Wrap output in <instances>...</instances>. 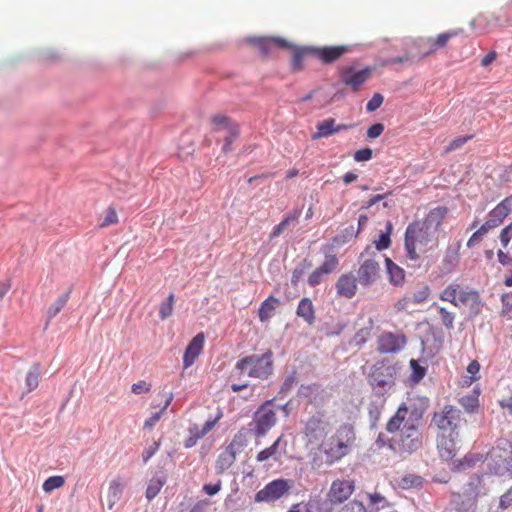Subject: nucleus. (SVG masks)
Returning a JSON list of instances; mask_svg holds the SVG:
<instances>
[{
    "mask_svg": "<svg viewBox=\"0 0 512 512\" xmlns=\"http://www.w3.org/2000/svg\"><path fill=\"white\" fill-rule=\"evenodd\" d=\"M447 212L446 207L438 206L431 209L423 220H415L407 226L404 246L408 259L417 261L421 254L433 251L438 247L437 232Z\"/></svg>",
    "mask_w": 512,
    "mask_h": 512,
    "instance_id": "f257e3e1",
    "label": "nucleus"
},
{
    "mask_svg": "<svg viewBox=\"0 0 512 512\" xmlns=\"http://www.w3.org/2000/svg\"><path fill=\"white\" fill-rule=\"evenodd\" d=\"M499 239L502 246L507 248L512 239V222L501 230Z\"/></svg>",
    "mask_w": 512,
    "mask_h": 512,
    "instance_id": "3c124183",
    "label": "nucleus"
},
{
    "mask_svg": "<svg viewBox=\"0 0 512 512\" xmlns=\"http://www.w3.org/2000/svg\"><path fill=\"white\" fill-rule=\"evenodd\" d=\"M339 266V259L335 254H325V259L322 262V264L319 266L320 270L325 274L328 275L335 270H337Z\"/></svg>",
    "mask_w": 512,
    "mask_h": 512,
    "instance_id": "2f4dec72",
    "label": "nucleus"
},
{
    "mask_svg": "<svg viewBox=\"0 0 512 512\" xmlns=\"http://www.w3.org/2000/svg\"><path fill=\"white\" fill-rule=\"evenodd\" d=\"M40 376L41 366L39 363H34L27 372L25 377L26 393H30L31 391L35 390L38 387Z\"/></svg>",
    "mask_w": 512,
    "mask_h": 512,
    "instance_id": "a878e982",
    "label": "nucleus"
},
{
    "mask_svg": "<svg viewBox=\"0 0 512 512\" xmlns=\"http://www.w3.org/2000/svg\"><path fill=\"white\" fill-rule=\"evenodd\" d=\"M438 313L440 315V318H441V321H442V324L447 328V329H453L454 328V320H455V314L448 311L446 308L444 307H438Z\"/></svg>",
    "mask_w": 512,
    "mask_h": 512,
    "instance_id": "a19ab883",
    "label": "nucleus"
},
{
    "mask_svg": "<svg viewBox=\"0 0 512 512\" xmlns=\"http://www.w3.org/2000/svg\"><path fill=\"white\" fill-rule=\"evenodd\" d=\"M480 364L473 360L467 366V372L471 375V381L476 380V375L479 373Z\"/></svg>",
    "mask_w": 512,
    "mask_h": 512,
    "instance_id": "338daca9",
    "label": "nucleus"
},
{
    "mask_svg": "<svg viewBox=\"0 0 512 512\" xmlns=\"http://www.w3.org/2000/svg\"><path fill=\"white\" fill-rule=\"evenodd\" d=\"M504 220L505 219L501 217L497 211L492 209L488 214V219L482 225L489 232L490 230L499 227L504 222Z\"/></svg>",
    "mask_w": 512,
    "mask_h": 512,
    "instance_id": "4c0bfd02",
    "label": "nucleus"
},
{
    "mask_svg": "<svg viewBox=\"0 0 512 512\" xmlns=\"http://www.w3.org/2000/svg\"><path fill=\"white\" fill-rule=\"evenodd\" d=\"M340 512H367L364 504L358 500H352L346 504Z\"/></svg>",
    "mask_w": 512,
    "mask_h": 512,
    "instance_id": "de8ad7c7",
    "label": "nucleus"
},
{
    "mask_svg": "<svg viewBox=\"0 0 512 512\" xmlns=\"http://www.w3.org/2000/svg\"><path fill=\"white\" fill-rule=\"evenodd\" d=\"M281 440H282V437L280 436V437H278V438L274 441V443H273L271 446H269V447H267V448H265V449L261 450V451L257 454V456H256V460H257L258 462H264V461H267V460H268V459H270V458H275V457H276V454L278 453V448H279V445H280Z\"/></svg>",
    "mask_w": 512,
    "mask_h": 512,
    "instance_id": "c756f323",
    "label": "nucleus"
},
{
    "mask_svg": "<svg viewBox=\"0 0 512 512\" xmlns=\"http://www.w3.org/2000/svg\"><path fill=\"white\" fill-rule=\"evenodd\" d=\"M175 303V295L174 293H170L166 299V301L162 302L159 306V318L161 320H165L173 314Z\"/></svg>",
    "mask_w": 512,
    "mask_h": 512,
    "instance_id": "7c9ffc66",
    "label": "nucleus"
},
{
    "mask_svg": "<svg viewBox=\"0 0 512 512\" xmlns=\"http://www.w3.org/2000/svg\"><path fill=\"white\" fill-rule=\"evenodd\" d=\"M371 76L372 68L368 66L360 70H357L354 66H348L340 72L342 83L353 91H358Z\"/></svg>",
    "mask_w": 512,
    "mask_h": 512,
    "instance_id": "ddd939ff",
    "label": "nucleus"
},
{
    "mask_svg": "<svg viewBox=\"0 0 512 512\" xmlns=\"http://www.w3.org/2000/svg\"><path fill=\"white\" fill-rule=\"evenodd\" d=\"M355 485L352 480H334L328 491V500L332 504H340L346 501L354 492Z\"/></svg>",
    "mask_w": 512,
    "mask_h": 512,
    "instance_id": "dca6fc26",
    "label": "nucleus"
},
{
    "mask_svg": "<svg viewBox=\"0 0 512 512\" xmlns=\"http://www.w3.org/2000/svg\"><path fill=\"white\" fill-rule=\"evenodd\" d=\"M255 432L257 436H263L276 423V413L270 401L265 402L255 413Z\"/></svg>",
    "mask_w": 512,
    "mask_h": 512,
    "instance_id": "2eb2a0df",
    "label": "nucleus"
},
{
    "mask_svg": "<svg viewBox=\"0 0 512 512\" xmlns=\"http://www.w3.org/2000/svg\"><path fill=\"white\" fill-rule=\"evenodd\" d=\"M337 295L351 299L357 292V279L352 273L342 274L335 283Z\"/></svg>",
    "mask_w": 512,
    "mask_h": 512,
    "instance_id": "4be33fe9",
    "label": "nucleus"
},
{
    "mask_svg": "<svg viewBox=\"0 0 512 512\" xmlns=\"http://www.w3.org/2000/svg\"><path fill=\"white\" fill-rule=\"evenodd\" d=\"M160 442L154 441L149 447H147L142 453V459L144 463H147L152 456L159 450Z\"/></svg>",
    "mask_w": 512,
    "mask_h": 512,
    "instance_id": "864d4df0",
    "label": "nucleus"
},
{
    "mask_svg": "<svg viewBox=\"0 0 512 512\" xmlns=\"http://www.w3.org/2000/svg\"><path fill=\"white\" fill-rule=\"evenodd\" d=\"M380 255L372 251L371 246H367L360 255V267L357 271L358 281L362 286L371 285L380 275Z\"/></svg>",
    "mask_w": 512,
    "mask_h": 512,
    "instance_id": "6e6552de",
    "label": "nucleus"
},
{
    "mask_svg": "<svg viewBox=\"0 0 512 512\" xmlns=\"http://www.w3.org/2000/svg\"><path fill=\"white\" fill-rule=\"evenodd\" d=\"M238 134H239L238 127H230L229 128L228 136L225 138V142L223 145L224 153H228L231 150V144L237 138Z\"/></svg>",
    "mask_w": 512,
    "mask_h": 512,
    "instance_id": "49530a36",
    "label": "nucleus"
},
{
    "mask_svg": "<svg viewBox=\"0 0 512 512\" xmlns=\"http://www.w3.org/2000/svg\"><path fill=\"white\" fill-rule=\"evenodd\" d=\"M353 124H337L334 118H326L316 125V131L311 135L312 140L326 138L343 130L352 128Z\"/></svg>",
    "mask_w": 512,
    "mask_h": 512,
    "instance_id": "a211bd4d",
    "label": "nucleus"
},
{
    "mask_svg": "<svg viewBox=\"0 0 512 512\" xmlns=\"http://www.w3.org/2000/svg\"><path fill=\"white\" fill-rule=\"evenodd\" d=\"M122 491H123V484L119 480L111 481L108 494H109V497L112 498V501L109 504V509H112L115 502L120 499Z\"/></svg>",
    "mask_w": 512,
    "mask_h": 512,
    "instance_id": "58836bf2",
    "label": "nucleus"
},
{
    "mask_svg": "<svg viewBox=\"0 0 512 512\" xmlns=\"http://www.w3.org/2000/svg\"><path fill=\"white\" fill-rule=\"evenodd\" d=\"M410 304H413L411 297L405 296V297L399 299L395 303L394 307L397 311H406V310H408Z\"/></svg>",
    "mask_w": 512,
    "mask_h": 512,
    "instance_id": "0e129e2a",
    "label": "nucleus"
},
{
    "mask_svg": "<svg viewBox=\"0 0 512 512\" xmlns=\"http://www.w3.org/2000/svg\"><path fill=\"white\" fill-rule=\"evenodd\" d=\"M300 214L301 212L299 210H293L292 212L285 215L281 222L288 228L291 224L298 222Z\"/></svg>",
    "mask_w": 512,
    "mask_h": 512,
    "instance_id": "bf43d9fd",
    "label": "nucleus"
},
{
    "mask_svg": "<svg viewBox=\"0 0 512 512\" xmlns=\"http://www.w3.org/2000/svg\"><path fill=\"white\" fill-rule=\"evenodd\" d=\"M386 232L381 233L378 240L375 241V250L382 251L387 249L391 244L390 234L392 231V223L390 221L386 224Z\"/></svg>",
    "mask_w": 512,
    "mask_h": 512,
    "instance_id": "f704fd0d",
    "label": "nucleus"
},
{
    "mask_svg": "<svg viewBox=\"0 0 512 512\" xmlns=\"http://www.w3.org/2000/svg\"><path fill=\"white\" fill-rule=\"evenodd\" d=\"M350 51V47L347 45L337 46H325L320 48H313L312 54H314L323 63L329 64L341 58L344 54Z\"/></svg>",
    "mask_w": 512,
    "mask_h": 512,
    "instance_id": "aec40b11",
    "label": "nucleus"
},
{
    "mask_svg": "<svg viewBox=\"0 0 512 512\" xmlns=\"http://www.w3.org/2000/svg\"><path fill=\"white\" fill-rule=\"evenodd\" d=\"M222 411H218L217 416L214 419L207 420L204 425L201 427L202 434H208L217 424V422L222 418Z\"/></svg>",
    "mask_w": 512,
    "mask_h": 512,
    "instance_id": "4d7b16f0",
    "label": "nucleus"
},
{
    "mask_svg": "<svg viewBox=\"0 0 512 512\" xmlns=\"http://www.w3.org/2000/svg\"><path fill=\"white\" fill-rule=\"evenodd\" d=\"M235 369L249 377L267 379L273 373V352L268 349L262 355H249L240 358Z\"/></svg>",
    "mask_w": 512,
    "mask_h": 512,
    "instance_id": "39448f33",
    "label": "nucleus"
},
{
    "mask_svg": "<svg viewBox=\"0 0 512 512\" xmlns=\"http://www.w3.org/2000/svg\"><path fill=\"white\" fill-rule=\"evenodd\" d=\"M221 487L222 482L221 480H218L215 484H205L203 486V491L209 496H214L221 490Z\"/></svg>",
    "mask_w": 512,
    "mask_h": 512,
    "instance_id": "e2e57ef3",
    "label": "nucleus"
},
{
    "mask_svg": "<svg viewBox=\"0 0 512 512\" xmlns=\"http://www.w3.org/2000/svg\"><path fill=\"white\" fill-rule=\"evenodd\" d=\"M418 426L419 418L403 403L386 424L387 432L393 436L380 433L375 443L379 448L388 447L395 453H410L419 446Z\"/></svg>",
    "mask_w": 512,
    "mask_h": 512,
    "instance_id": "f03ea898",
    "label": "nucleus"
},
{
    "mask_svg": "<svg viewBox=\"0 0 512 512\" xmlns=\"http://www.w3.org/2000/svg\"><path fill=\"white\" fill-rule=\"evenodd\" d=\"M211 122L214 126V130L216 131L220 129H225L227 130V132H229L230 127H238V125L232 122L229 117L222 114H217L213 116Z\"/></svg>",
    "mask_w": 512,
    "mask_h": 512,
    "instance_id": "473e14b6",
    "label": "nucleus"
},
{
    "mask_svg": "<svg viewBox=\"0 0 512 512\" xmlns=\"http://www.w3.org/2000/svg\"><path fill=\"white\" fill-rule=\"evenodd\" d=\"M355 441V432L352 426L342 425L322 446L325 462L333 464L348 454L350 446Z\"/></svg>",
    "mask_w": 512,
    "mask_h": 512,
    "instance_id": "20e7f679",
    "label": "nucleus"
},
{
    "mask_svg": "<svg viewBox=\"0 0 512 512\" xmlns=\"http://www.w3.org/2000/svg\"><path fill=\"white\" fill-rule=\"evenodd\" d=\"M165 481L160 478H152L148 484V487L146 489V497L148 500H152L155 498L162 487L164 486Z\"/></svg>",
    "mask_w": 512,
    "mask_h": 512,
    "instance_id": "e433bc0d",
    "label": "nucleus"
},
{
    "mask_svg": "<svg viewBox=\"0 0 512 512\" xmlns=\"http://www.w3.org/2000/svg\"><path fill=\"white\" fill-rule=\"evenodd\" d=\"M68 299L69 292L58 296V298L50 305L47 310V317L49 320L53 319L64 308Z\"/></svg>",
    "mask_w": 512,
    "mask_h": 512,
    "instance_id": "c85d7f7f",
    "label": "nucleus"
},
{
    "mask_svg": "<svg viewBox=\"0 0 512 512\" xmlns=\"http://www.w3.org/2000/svg\"><path fill=\"white\" fill-rule=\"evenodd\" d=\"M422 484V478L419 476H406L402 479L403 488H410L420 486Z\"/></svg>",
    "mask_w": 512,
    "mask_h": 512,
    "instance_id": "052dcab7",
    "label": "nucleus"
},
{
    "mask_svg": "<svg viewBox=\"0 0 512 512\" xmlns=\"http://www.w3.org/2000/svg\"><path fill=\"white\" fill-rule=\"evenodd\" d=\"M328 424L323 420L322 415L317 414L308 418L304 423L303 435L306 445L318 446L327 435Z\"/></svg>",
    "mask_w": 512,
    "mask_h": 512,
    "instance_id": "9b49d317",
    "label": "nucleus"
},
{
    "mask_svg": "<svg viewBox=\"0 0 512 512\" xmlns=\"http://www.w3.org/2000/svg\"><path fill=\"white\" fill-rule=\"evenodd\" d=\"M457 437L458 436H451L450 434H442V433H440L438 435L437 450H438L439 456L443 460L450 461L456 456L458 448H457L455 440Z\"/></svg>",
    "mask_w": 512,
    "mask_h": 512,
    "instance_id": "412c9836",
    "label": "nucleus"
},
{
    "mask_svg": "<svg viewBox=\"0 0 512 512\" xmlns=\"http://www.w3.org/2000/svg\"><path fill=\"white\" fill-rule=\"evenodd\" d=\"M384 131V125L382 123H376L371 125L367 130V137L375 139L379 137Z\"/></svg>",
    "mask_w": 512,
    "mask_h": 512,
    "instance_id": "13d9d810",
    "label": "nucleus"
},
{
    "mask_svg": "<svg viewBox=\"0 0 512 512\" xmlns=\"http://www.w3.org/2000/svg\"><path fill=\"white\" fill-rule=\"evenodd\" d=\"M372 156H373L372 149L366 147V148L359 149L354 153V160L356 162L369 161L372 158Z\"/></svg>",
    "mask_w": 512,
    "mask_h": 512,
    "instance_id": "603ef678",
    "label": "nucleus"
},
{
    "mask_svg": "<svg viewBox=\"0 0 512 512\" xmlns=\"http://www.w3.org/2000/svg\"><path fill=\"white\" fill-rule=\"evenodd\" d=\"M116 223H118V216H117L116 210L113 208H109L106 211L105 216H104L102 222L100 223L99 227L105 228V227L114 225Z\"/></svg>",
    "mask_w": 512,
    "mask_h": 512,
    "instance_id": "c03bdc74",
    "label": "nucleus"
},
{
    "mask_svg": "<svg viewBox=\"0 0 512 512\" xmlns=\"http://www.w3.org/2000/svg\"><path fill=\"white\" fill-rule=\"evenodd\" d=\"M459 263V251L453 247H448L442 260L443 269L446 272H452Z\"/></svg>",
    "mask_w": 512,
    "mask_h": 512,
    "instance_id": "cd10ccee",
    "label": "nucleus"
},
{
    "mask_svg": "<svg viewBox=\"0 0 512 512\" xmlns=\"http://www.w3.org/2000/svg\"><path fill=\"white\" fill-rule=\"evenodd\" d=\"M245 446V440L241 435H236L225 449L218 455L215 462V470L217 474H223L236 461L237 455L240 454Z\"/></svg>",
    "mask_w": 512,
    "mask_h": 512,
    "instance_id": "9d476101",
    "label": "nucleus"
},
{
    "mask_svg": "<svg viewBox=\"0 0 512 512\" xmlns=\"http://www.w3.org/2000/svg\"><path fill=\"white\" fill-rule=\"evenodd\" d=\"M462 29H455L438 34L436 37H421L414 41V47L417 49V58L422 60L425 57L434 54L439 49L447 46L450 39L462 34Z\"/></svg>",
    "mask_w": 512,
    "mask_h": 512,
    "instance_id": "423d86ee",
    "label": "nucleus"
},
{
    "mask_svg": "<svg viewBox=\"0 0 512 512\" xmlns=\"http://www.w3.org/2000/svg\"><path fill=\"white\" fill-rule=\"evenodd\" d=\"M410 366L412 368V380L414 382H419L422 380L426 374V369L422 367L417 360L414 359L410 361Z\"/></svg>",
    "mask_w": 512,
    "mask_h": 512,
    "instance_id": "37998d69",
    "label": "nucleus"
},
{
    "mask_svg": "<svg viewBox=\"0 0 512 512\" xmlns=\"http://www.w3.org/2000/svg\"><path fill=\"white\" fill-rule=\"evenodd\" d=\"M296 314L312 325L315 322V309L311 299L302 298L298 303Z\"/></svg>",
    "mask_w": 512,
    "mask_h": 512,
    "instance_id": "393cba45",
    "label": "nucleus"
},
{
    "mask_svg": "<svg viewBox=\"0 0 512 512\" xmlns=\"http://www.w3.org/2000/svg\"><path fill=\"white\" fill-rule=\"evenodd\" d=\"M384 97L380 93H375L372 98L366 104V110L368 112H373L377 110L383 103Z\"/></svg>",
    "mask_w": 512,
    "mask_h": 512,
    "instance_id": "8fccbe9b",
    "label": "nucleus"
},
{
    "mask_svg": "<svg viewBox=\"0 0 512 512\" xmlns=\"http://www.w3.org/2000/svg\"><path fill=\"white\" fill-rule=\"evenodd\" d=\"M324 276H326V275L318 267L309 275V277H308V284L311 287H315V286H317L322 281V278Z\"/></svg>",
    "mask_w": 512,
    "mask_h": 512,
    "instance_id": "6e6d98bb",
    "label": "nucleus"
},
{
    "mask_svg": "<svg viewBox=\"0 0 512 512\" xmlns=\"http://www.w3.org/2000/svg\"><path fill=\"white\" fill-rule=\"evenodd\" d=\"M172 400H173V395L169 394V396L165 399L164 404L159 408V410L156 411V412H153L151 414V416L148 419L145 420V422L143 424V428L147 429V430H152L155 427L156 423L164 415V413L166 412L167 408L171 404Z\"/></svg>",
    "mask_w": 512,
    "mask_h": 512,
    "instance_id": "bb28decb",
    "label": "nucleus"
},
{
    "mask_svg": "<svg viewBox=\"0 0 512 512\" xmlns=\"http://www.w3.org/2000/svg\"><path fill=\"white\" fill-rule=\"evenodd\" d=\"M64 484H65V478L63 476L56 475V476H51V477L47 478L44 481L42 488H43L44 492L51 493L52 491L63 487Z\"/></svg>",
    "mask_w": 512,
    "mask_h": 512,
    "instance_id": "72a5a7b5",
    "label": "nucleus"
},
{
    "mask_svg": "<svg viewBox=\"0 0 512 512\" xmlns=\"http://www.w3.org/2000/svg\"><path fill=\"white\" fill-rule=\"evenodd\" d=\"M493 209L506 219L512 213V195L503 199Z\"/></svg>",
    "mask_w": 512,
    "mask_h": 512,
    "instance_id": "ea45409f",
    "label": "nucleus"
},
{
    "mask_svg": "<svg viewBox=\"0 0 512 512\" xmlns=\"http://www.w3.org/2000/svg\"><path fill=\"white\" fill-rule=\"evenodd\" d=\"M488 233V231L486 230V228L481 225L471 236L470 238L468 239L467 241V247L468 248H472L474 247L476 244H478L482 237L484 235H486Z\"/></svg>",
    "mask_w": 512,
    "mask_h": 512,
    "instance_id": "a18cd8bd",
    "label": "nucleus"
},
{
    "mask_svg": "<svg viewBox=\"0 0 512 512\" xmlns=\"http://www.w3.org/2000/svg\"><path fill=\"white\" fill-rule=\"evenodd\" d=\"M279 303V299L272 295L261 303L258 310V316L262 323L267 322L274 315Z\"/></svg>",
    "mask_w": 512,
    "mask_h": 512,
    "instance_id": "b1692460",
    "label": "nucleus"
},
{
    "mask_svg": "<svg viewBox=\"0 0 512 512\" xmlns=\"http://www.w3.org/2000/svg\"><path fill=\"white\" fill-rule=\"evenodd\" d=\"M246 42L256 48L261 55L268 56L275 47L288 48V42L280 37H249Z\"/></svg>",
    "mask_w": 512,
    "mask_h": 512,
    "instance_id": "f3484780",
    "label": "nucleus"
},
{
    "mask_svg": "<svg viewBox=\"0 0 512 512\" xmlns=\"http://www.w3.org/2000/svg\"><path fill=\"white\" fill-rule=\"evenodd\" d=\"M439 298L455 307L467 309L472 317L477 316L483 307L478 291L468 286L462 287L457 282L448 284L439 293Z\"/></svg>",
    "mask_w": 512,
    "mask_h": 512,
    "instance_id": "7ed1b4c3",
    "label": "nucleus"
},
{
    "mask_svg": "<svg viewBox=\"0 0 512 512\" xmlns=\"http://www.w3.org/2000/svg\"><path fill=\"white\" fill-rule=\"evenodd\" d=\"M286 512H313V510L308 503L300 502L293 504Z\"/></svg>",
    "mask_w": 512,
    "mask_h": 512,
    "instance_id": "69168bd1",
    "label": "nucleus"
},
{
    "mask_svg": "<svg viewBox=\"0 0 512 512\" xmlns=\"http://www.w3.org/2000/svg\"><path fill=\"white\" fill-rule=\"evenodd\" d=\"M499 509L508 510L512 508V486L499 499Z\"/></svg>",
    "mask_w": 512,
    "mask_h": 512,
    "instance_id": "09e8293b",
    "label": "nucleus"
},
{
    "mask_svg": "<svg viewBox=\"0 0 512 512\" xmlns=\"http://www.w3.org/2000/svg\"><path fill=\"white\" fill-rule=\"evenodd\" d=\"M498 261L503 266H509L512 265V257H510L507 253L503 252L502 250H499L497 252Z\"/></svg>",
    "mask_w": 512,
    "mask_h": 512,
    "instance_id": "774afa93",
    "label": "nucleus"
},
{
    "mask_svg": "<svg viewBox=\"0 0 512 512\" xmlns=\"http://www.w3.org/2000/svg\"><path fill=\"white\" fill-rule=\"evenodd\" d=\"M406 343L404 334L385 331L377 339V350L381 354H393L401 351Z\"/></svg>",
    "mask_w": 512,
    "mask_h": 512,
    "instance_id": "4468645a",
    "label": "nucleus"
},
{
    "mask_svg": "<svg viewBox=\"0 0 512 512\" xmlns=\"http://www.w3.org/2000/svg\"><path fill=\"white\" fill-rule=\"evenodd\" d=\"M151 390V385L147 384L145 381H139L137 383H134L131 387V391L134 394H143L148 393Z\"/></svg>",
    "mask_w": 512,
    "mask_h": 512,
    "instance_id": "680f3d73",
    "label": "nucleus"
},
{
    "mask_svg": "<svg viewBox=\"0 0 512 512\" xmlns=\"http://www.w3.org/2000/svg\"><path fill=\"white\" fill-rule=\"evenodd\" d=\"M396 378V367L387 361L377 362L369 374V382L372 386L380 388L391 387Z\"/></svg>",
    "mask_w": 512,
    "mask_h": 512,
    "instance_id": "f8f14e48",
    "label": "nucleus"
},
{
    "mask_svg": "<svg viewBox=\"0 0 512 512\" xmlns=\"http://www.w3.org/2000/svg\"><path fill=\"white\" fill-rule=\"evenodd\" d=\"M313 48H297L295 49L292 57V67L294 70H301L303 68L304 57L312 53Z\"/></svg>",
    "mask_w": 512,
    "mask_h": 512,
    "instance_id": "c9c22d12",
    "label": "nucleus"
},
{
    "mask_svg": "<svg viewBox=\"0 0 512 512\" xmlns=\"http://www.w3.org/2000/svg\"><path fill=\"white\" fill-rule=\"evenodd\" d=\"M432 422L442 434L459 436L458 429L465 420L462 418L461 410L454 406L446 405L441 411L434 413Z\"/></svg>",
    "mask_w": 512,
    "mask_h": 512,
    "instance_id": "0eeeda50",
    "label": "nucleus"
},
{
    "mask_svg": "<svg viewBox=\"0 0 512 512\" xmlns=\"http://www.w3.org/2000/svg\"><path fill=\"white\" fill-rule=\"evenodd\" d=\"M294 482L291 479L279 478L267 483L254 497L256 503H271L286 495Z\"/></svg>",
    "mask_w": 512,
    "mask_h": 512,
    "instance_id": "1a4fd4ad",
    "label": "nucleus"
},
{
    "mask_svg": "<svg viewBox=\"0 0 512 512\" xmlns=\"http://www.w3.org/2000/svg\"><path fill=\"white\" fill-rule=\"evenodd\" d=\"M205 343V335L203 332L195 335L187 345L183 355V367L189 368L194 364L196 359L202 353Z\"/></svg>",
    "mask_w": 512,
    "mask_h": 512,
    "instance_id": "6ab92c4d",
    "label": "nucleus"
},
{
    "mask_svg": "<svg viewBox=\"0 0 512 512\" xmlns=\"http://www.w3.org/2000/svg\"><path fill=\"white\" fill-rule=\"evenodd\" d=\"M471 139V136H461L453 139L446 148L447 152L457 150L461 148L468 140Z\"/></svg>",
    "mask_w": 512,
    "mask_h": 512,
    "instance_id": "5fc2aeb1",
    "label": "nucleus"
},
{
    "mask_svg": "<svg viewBox=\"0 0 512 512\" xmlns=\"http://www.w3.org/2000/svg\"><path fill=\"white\" fill-rule=\"evenodd\" d=\"M430 295V288L427 285L422 286L410 296L413 304H421L425 302Z\"/></svg>",
    "mask_w": 512,
    "mask_h": 512,
    "instance_id": "79ce46f5",
    "label": "nucleus"
},
{
    "mask_svg": "<svg viewBox=\"0 0 512 512\" xmlns=\"http://www.w3.org/2000/svg\"><path fill=\"white\" fill-rule=\"evenodd\" d=\"M386 272L390 284L402 286L405 281V270L393 262L389 257H385Z\"/></svg>",
    "mask_w": 512,
    "mask_h": 512,
    "instance_id": "5701e85b",
    "label": "nucleus"
}]
</instances>
